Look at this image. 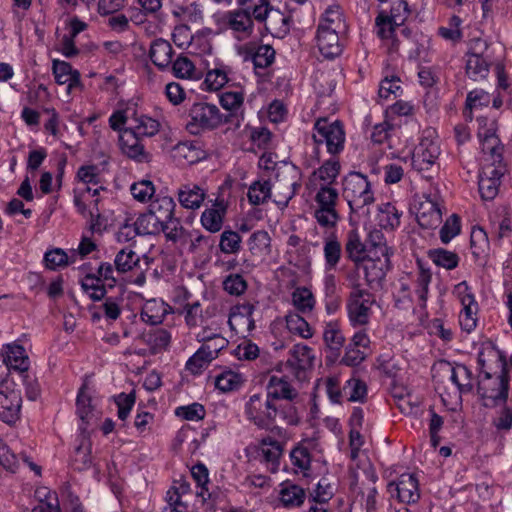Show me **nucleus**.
<instances>
[{
  "label": "nucleus",
  "mask_w": 512,
  "mask_h": 512,
  "mask_svg": "<svg viewBox=\"0 0 512 512\" xmlns=\"http://www.w3.org/2000/svg\"><path fill=\"white\" fill-rule=\"evenodd\" d=\"M477 363L480 368L477 390L483 405L492 408L505 403L509 392L505 356L489 344L478 352Z\"/></svg>",
  "instance_id": "1"
},
{
  "label": "nucleus",
  "mask_w": 512,
  "mask_h": 512,
  "mask_svg": "<svg viewBox=\"0 0 512 512\" xmlns=\"http://www.w3.org/2000/svg\"><path fill=\"white\" fill-rule=\"evenodd\" d=\"M265 396L275 405L281 407L284 425L297 426L301 417L296 407L299 393L286 376L271 375L265 384Z\"/></svg>",
  "instance_id": "2"
},
{
  "label": "nucleus",
  "mask_w": 512,
  "mask_h": 512,
  "mask_svg": "<svg viewBox=\"0 0 512 512\" xmlns=\"http://www.w3.org/2000/svg\"><path fill=\"white\" fill-rule=\"evenodd\" d=\"M345 30V23L338 8H328L321 18L316 41L320 53L328 59H333L342 53L339 33Z\"/></svg>",
  "instance_id": "3"
},
{
  "label": "nucleus",
  "mask_w": 512,
  "mask_h": 512,
  "mask_svg": "<svg viewBox=\"0 0 512 512\" xmlns=\"http://www.w3.org/2000/svg\"><path fill=\"white\" fill-rule=\"evenodd\" d=\"M4 349L5 366L23 384L26 397L35 401L40 395V387L35 375L29 372L30 360L24 347L13 343L5 345Z\"/></svg>",
  "instance_id": "4"
},
{
  "label": "nucleus",
  "mask_w": 512,
  "mask_h": 512,
  "mask_svg": "<svg viewBox=\"0 0 512 512\" xmlns=\"http://www.w3.org/2000/svg\"><path fill=\"white\" fill-rule=\"evenodd\" d=\"M312 139L314 147L311 157L315 163L321 160L320 146L325 145L327 152L335 156L341 153L345 144V131L339 120L329 121L327 118H318L313 127Z\"/></svg>",
  "instance_id": "5"
},
{
  "label": "nucleus",
  "mask_w": 512,
  "mask_h": 512,
  "mask_svg": "<svg viewBox=\"0 0 512 512\" xmlns=\"http://www.w3.org/2000/svg\"><path fill=\"white\" fill-rule=\"evenodd\" d=\"M342 186V194L350 210L354 213H367L368 210L364 209L375 201L368 177L360 172H350L343 178Z\"/></svg>",
  "instance_id": "6"
},
{
  "label": "nucleus",
  "mask_w": 512,
  "mask_h": 512,
  "mask_svg": "<svg viewBox=\"0 0 512 512\" xmlns=\"http://www.w3.org/2000/svg\"><path fill=\"white\" fill-rule=\"evenodd\" d=\"M275 406L265 395L255 393L248 397L244 404V415L247 421L260 429H267L278 420L284 424V412Z\"/></svg>",
  "instance_id": "7"
},
{
  "label": "nucleus",
  "mask_w": 512,
  "mask_h": 512,
  "mask_svg": "<svg viewBox=\"0 0 512 512\" xmlns=\"http://www.w3.org/2000/svg\"><path fill=\"white\" fill-rule=\"evenodd\" d=\"M351 291L346 300V311L349 323L353 327L369 324L372 307L376 303L375 295L363 288L356 280L350 282Z\"/></svg>",
  "instance_id": "8"
},
{
  "label": "nucleus",
  "mask_w": 512,
  "mask_h": 512,
  "mask_svg": "<svg viewBox=\"0 0 512 512\" xmlns=\"http://www.w3.org/2000/svg\"><path fill=\"white\" fill-rule=\"evenodd\" d=\"M464 58L465 73L469 79L480 81L488 77L494 58L490 44L485 39H471Z\"/></svg>",
  "instance_id": "9"
},
{
  "label": "nucleus",
  "mask_w": 512,
  "mask_h": 512,
  "mask_svg": "<svg viewBox=\"0 0 512 512\" xmlns=\"http://www.w3.org/2000/svg\"><path fill=\"white\" fill-rule=\"evenodd\" d=\"M274 202L283 209L301 188V171L298 167L287 162H281L276 169Z\"/></svg>",
  "instance_id": "10"
},
{
  "label": "nucleus",
  "mask_w": 512,
  "mask_h": 512,
  "mask_svg": "<svg viewBox=\"0 0 512 512\" xmlns=\"http://www.w3.org/2000/svg\"><path fill=\"white\" fill-rule=\"evenodd\" d=\"M190 121L187 129L192 134H200L205 130H213L229 121L230 115H224L216 105L200 102L195 103L189 111Z\"/></svg>",
  "instance_id": "11"
},
{
  "label": "nucleus",
  "mask_w": 512,
  "mask_h": 512,
  "mask_svg": "<svg viewBox=\"0 0 512 512\" xmlns=\"http://www.w3.org/2000/svg\"><path fill=\"white\" fill-rule=\"evenodd\" d=\"M338 199L339 193L336 188L327 184L320 185L315 195L317 207L314 211V217L320 226L325 228L336 226L340 219L336 210Z\"/></svg>",
  "instance_id": "12"
},
{
  "label": "nucleus",
  "mask_w": 512,
  "mask_h": 512,
  "mask_svg": "<svg viewBox=\"0 0 512 512\" xmlns=\"http://www.w3.org/2000/svg\"><path fill=\"white\" fill-rule=\"evenodd\" d=\"M478 176L479 193L483 200H493L499 193L501 180L507 172L503 158L485 159Z\"/></svg>",
  "instance_id": "13"
},
{
  "label": "nucleus",
  "mask_w": 512,
  "mask_h": 512,
  "mask_svg": "<svg viewBox=\"0 0 512 512\" xmlns=\"http://www.w3.org/2000/svg\"><path fill=\"white\" fill-rule=\"evenodd\" d=\"M219 29H230L238 34V38H247L252 35L254 29L250 8H237L213 16Z\"/></svg>",
  "instance_id": "14"
},
{
  "label": "nucleus",
  "mask_w": 512,
  "mask_h": 512,
  "mask_svg": "<svg viewBox=\"0 0 512 512\" xmlns=\"http://www.w3.org/2000/svg\"><path fill=\"white\" fill-rule=\"evenodd\" d=\"M433 134L434 131L426 130L412 153L411 165L420 173L432 170L440 155V147Z\"/></svg>",
  "instance_id": "15"
},
{
  "label": "nucleus",
  "mask_w": 512,
  "mask_h": 512,
  "mask_svg": "<svg viewBox=\"0 0 512 512\" xmlns=\"http://www.w3.org/2000/svg\"><path fill=\"white\" fill-rule=\"evenodd\" d=\"M251 17L258 22L268 20L266 29L277 35H285L289 32V19L279 10L274 9L269 0H259L253 7H249Z\"/></svg>",
  "instance_id": "16"
},
{
  "label": "nucleus",
  "mask_w": 512,
  "mask_h": 512,
  "mask_svg": "<svg viewBox=\"0 0 512 512\" xmlns=\"http://www.w3.org/2000/svg\"><path fill=\"white\" fill-rule=\"evenodd\" d=\"M319 450V443L315 438H306L298 442L290 451L291 464L296 472L308 476L315 453Z\"/></svg>",
  "instance_id": "17"
},
{
  "label": "nucleus",
  "mask_w": 512,
  "mask_h": 512,
  "mask_svg": "<svg viewBox=\"0 0 512 512\" xmlns=\"http://www.w3.org/2000/svg\"><path fill=\"white\" fill-rule=\"evenodd\" d=\"M314 354L312 348L305 344H295L289 351V357L285 361V367L298 380L305 378L307 370L313 367Z\"/></svg>",
  "instance_id": "18"
},
{
  "label": "nucleus",
  "mask_w": 512,
  "mask_h": 512,
  "mask_svg": "<svg viewBox=\"0 0 512 512\" xmlns=\"http://www.w3.org/2000/svg\"><path fill=\"white\" fill-rule=\"evenodd\" d=\"M387 491L405 504L416 503L420 498L418 480L413 474H402L397 481L389 482Z\"/></svg>",
  "instance_id": "19"
},
{
  "label": "nucleus",
  "mask_w": 512,
  "mask_h": 512,
  "mask_svg": "<svg viewBox=\"0 0 512 512\" xmlns=\"http://www.w3.org/2000/svg\"><path fill=\"white\" fill-rule=\"evenodd\" d=\"M478 138L481 141L482 151L488 155L487 159L503 158V145H501L499 138L496 135V125L494 121L487 118L477 119Z\"/></svg>",
  "instance_id": "20"
},
{
  "label": "nucleus",
  "mask_w": 512,
  "mask_h": 512,
  "mask_svg": "<svg viewBox=\"0 0 512 512\" xmlns=\"http://www.w3.org/2000/svg\"><path fill=\"white\" fill-rule=\"evenodd\" d=\"M22 397L20 391L0 389V420L8 425L20 419Z\"/></svg>",
  "instance_id": "21"
},
{
  "label": "nucleus",
  "mask_w": 512,
  "mask_h": 512,
  "mask_svg": "<svg viewBox=\"0 0 512 512\" xmlns=\"http://www.w3.org/2000/svg\"><path fill=\"white\" fill-rule=\"evenodd\" d=\"M140 138L131 129L126 128L119 135V146L124 155L141 163L148 160V154Z\"/></svg>",
  "instance_id": "22"
},
{
  "label": "nucleus",
  "mask_w": 512,
  "mask_h": 512,
  "mask_svg": "<svg viewBox=\"0 0 512 512\" xmlns=\"http://www.w3.org/2000/svg\"><path fill=\"white\" fill-rule=\"evenodd\" d=\"M419 225L426 229L437 227L442 219V213L437 201L427 197L421 201L416 213Z\"/></svg>",
  "instance_id": "23"
},
{
  "label": "nucleus",
  "mask_w": 512,
  "mask_h": 512,
  "mask_svg": "<svg viewBox=\"0 0 512 512\" xmlns=\"http://www.w3.org/2000/svg\"><path fill=\"white\" fill-rule=\"evenodd\" d=\"M278 497L282 507L295 509L304 504L306 491L304 488L291 481H285L280 484Z\"/></svg>",
  "instance_id": "24"
},
{
  "label": "nucleus",
  "mask_w": 512,
  "mask_h": 512,
  "mask_svg": "<svg viewBox=\"0 0 512 512\" xmlns=\"http://www.w3.org/2000/svg\"><path fill=\"white\" fill-rule=\"evenodd\" d=\"M173 54L174 49L167 40L158 38L152 41L149 50V57L152 63L159 70L164 71L170 68Z\"/></svg>",
  "instance_id": "25"
},
{
  "label": "nucleus",
  "mask_w": 512,
  "mask_h": 512,
  "mask_svg": "<svg viewBox=\"0 0 512 512\" xmlns=\"http://www.w3.org/2000/svg\"><path fill=\"white\" fill-rule=\"evenodd\" d=\"M206 198V192L197 184H183L178 188L177 199L185 209H199Z\"/></svg>",
  "instance_id": "26"
},
{
  "label": "nucleus",
  "mask_w": 512,
  "mask_h": 512,
  "mask_svg": "<svg viewBox=\"0 0 512 512\" xmlns=\"http://www.w3.org/2000/svg\"><path fill=\"white\" fill-rule=\"evenodd\" d=\"M226 207L223 201L216 200L210 208H206L200 217L203 228L211 233L219 232L223 226Z\"/></svg>",
  "instance_id": "27"
},
{
  "label": "nucleus",
  "mask_w": 512,
  "mask_h": 512,
  "mask_svg": "<svg viewBox=\"0 0 512 512\" xmlns=\"http://www.w3.org/2000/svg\"><path fill=\"white\" fill-rule=\"evenodd\" d=\"M470 246L472 255L476 261L484 265L490 251V242L485 230L481 227H474L471 232Z\"/></svg>",
  "instance_id": "28"
},
{
  "label": "nucleus",
  "mask_w": 512,
  "mask_h": 512,
  "mask_svg": "<svg viewBox=\"0 0 512 512\" xmlns=\"http://www.w3.org/2000/svg\"><path fill=\"white\" fill-rule=\"evenodd\" d=\"M176 203L170 196H157L149 205L150 211L162 224H167L175 217Z\"/></svg>",
  "instance_id": "29"
},
{
  "label": "nucleus",
  "mask_w": 512,
  "mask_h": 512,
  "mask_svg": "<svg viewBox=\"0 0 512 512\" xmlns=\"http://www.w3.org/2000/svg\"><path fill=\"white\" fill-rule=\"evenodd\" d=\"M170 306L163 301L151 299L146 301L141 311V319L151 325L160 324L168 314Z\"/></svg>",
  "instance_id": "30"
},
{
  "label": "nucleus",
  "mask_w": 512,
  "mask_h": 512,
  "mask_svg": "<svg viewBox=\"0 0 512 512\" xmlns=\"http://www.w3.org/2000/svg\"><path fill=\"white\" fill-rule=\"evenodd\" d=\"M463 309L459 315V323L461 328L466 332L474 330L477 324L476 313L478 309L474 295H466L461 297Z\"/></svg>",
  "instance_id": "31"
},
{
  "label": "nucleus",
  "mask_w": 512,
  "mask_h": 512,
  "mask_svg": "<svg viewBox=\"0 0 512 512\" xmlns=\"http://www.w3.org/2000/svg\"><path fill=\"white\" fill-rule=\"evenodd\" d=\"M232 70L224 64L216 65L206 73L203 84L209 91H217L231 80Z\"/></svg>",
  "instance_id": "32"
},
{
  "label": "nucleus",
  "mask_w": 512,
  "mask_h": 512,
  "mask_svg": "<svg viewBox=\"0 0 512 512\" xmlns=\"http://www.w3.org/2000/svg\"><path fill=\"white\" fill-rule=\"evenodd\" d=\"M323 253L325 269L327 271L336 269L342 257V246L334 234L324 239Z\"/></svg>",
  "instance_id": "33"
},
{
  "label": "nucleus",
  "mask_w": 512,
  "mask_h": 512,
  "mask_svg": "<svg viewBox=\"0 0 512 512\" xmlns=\"http://www.w3.org/2000/svg\"><path fill=\"white\" fill-rule=\"evenodd\" d=\"M92 444L91 441L82 437L80 444L75 448L72 456V465L75 470L84 471L92 466Z\"/></svg>",
  "instance_id": "34"
},
{
  "label": "nucleus",
  "mask_w": 512,
  "mask_h": 512,
  "mask_svg": "<svg viewBox=\"0 0 512 512\" xmlns=\"http://www.w3.org/2000/svg\"><path fill=\"white\" fill-rule=\"evenodd\" d=\"M402 211L390 203H382L378 206V221L379 225L384 229L393 230L400 225V218Z\"/></svg>",
  "instance_id": "35"
},
{
  "label": "nucleus",
  "mask_w": 512,
  "mask_h": 512,
  "mask_svg": "<svg viewBox=\"0 0 512 512\" xmlns=\"http://www.w3.org/2000/svg\"><path fill=\"white\" fill-rule=\"evenodd\" d=\"M282 444L271 437L264 438L260 444V454L263 460L272 465V470H276L279 465V459L282 455Z\"/></svg>",
  "instance_id": "36"
},
{
  "label": "nucleus",
  "mask_w": 512,
  "mask_h": 512,
  "mask_svg": "<svg viewBox=\"0 0 512 512\" xmlns=\"http://www.w3.org/2000/svg\"><path fill=\"white\" fill-rule=\"evenodd\" d=\"M365 245L356 229L348 231L345 242V253L355 263L362 261L365 257Z\"/></svg>",
  "instance_id": "37"
},
{
  "label": "nucleus",
  "mask_w": 512,
  "mask_h": 512,
  "mask_svg": "<svg viewBox=\"0 0 512 512\" xmlns=\"http://www.w3.org/2000/svg\"><path fill=\"white\" fill-rule=\"evenodd\" d=\"M140 256L131 248L125 247L117 252L114 265L117 273H127L139 266Z\"/></svg>",
  "instance_id": "38"
},
{
  "label": "nucleus",
  "mask_w": 512,
  "mask_h": 512,
  "mask_svg": "<svg viewBox=\"0 0 512 512\" xmlns=\"http://www.w3.org/2000/svg\"><path fill=\"white\" fill-rule=\"evenodd\" d=\"M83 291L93 300L100 301L106 295V285L94 273L86 274L80 281Z\"/></svg>",
  "instance_id": "39"
},
{
  "label": "nucleus",
  "mask_w": 512,
  "mask_h": 512,
  "mask_svg": "<svg viewBox=\"0 0 512 512\" xmlns=\"http://www.w3.org/2000/svg\"><path fill=\"white\" fill-rule=\"evenodd\" d=\"M173 75L180 79H198L199 75L194 63L187 57L180 55L170 65Z\"/></svg>",
  "instance_id": "40"
},
{
  "label": "nucleus",
  "mask_w": 512,
  "mask_h": 512,
  "mask_svg": "<svg viewBox=\"0 0 512 512\" xmlns=\"http://www.w3.org/2000/svg\"><path fill=\"white\" fill-rule=\"evenodd\" d=\"M136 230L140 235H157L162 232L164 224L160 222L150 211L140 214L135 220Z\"/></svg>",
  "instance_id": "41"
},
{
  "label": "nucleus",
  "mask_w": 512,
  "mask_h": 512,
  "mask_svg": "<svg viewBox=\"0 0 512 512\" xmlns=\"http://www.w3.org/2000/svg\"><path fill=\"white\" fill-rule=\"evenodd\" d=\"M134 122L135 124L129 129L140 137H153L159 132L161 127L158 120L146 115L135 117Z\"/></svg>",
  "instance_id": "42"
},
{
  "label": "nucleus",
  "mask_w": 512,
  "mask_h": 512,
  "mask_svg": "<svg viewBox=\"0 0 512 512\" xmlns=\"http://www.w3.org/2000/svg\"><path fill=\"white\" fill-rule=\"evenodd\" d=\"M189 231V229L184 228L179 218H174L165 224L162 230L168 241L177 244L181 248L185 241H187Z\"/></svg>",
  "instance_id": "43"
},
{
  "label": "nucleus",
  "mask_w": 512,
  "mask_h": 512,
  "mask_svg": "<svg viewBox=\"0 0 512 512\" xmlns=\"http://www.w3.org/2000/svg\"><path fill=\"white\" fill-rule=\"evenodd\" d=\"M341 165L335 157L325 160L323 164L314 172V175L321 180L322 184L332 186L340 173Z\"/></svg>",
  "instance_id": "44"
},
{
  "label": "nucleus",
  "mask_w": 512,
  "mask_h": 512,
  "mask_svg": "<svg viewBox=\"0 0 512 512\" xmlns=\"http://www.w3.org/2000/svg\"><path fill=\"white\" fill-rule=\"evenodd\" d=\"M343 394L347 401L363 403L367 396V386L358 378H351L343 386Z\"/></svg>",
  "instance_id": "45"
},
{
  "label": "nucleus",
  "mask_w": 512,
  "mask_h": 512,
  "mask_svg": "<svg viewBox=\"0 0 512 512\" xmlns=\"http://www.w3.org/2000/svg\"><path fill=\"white\" fill-rule=\"evenodd\" d=\"M244 382L240 373L227 370L219 374L215 379V386L222 392H230L239 389Z\"/></svg>",
  "instance_id": "46"
},
{
  "label": "nucleus",
  "mask_w": 512,
  "mask_h": 512,
  "mask_svg": "<svg viewBox=\"0 0 512 512\" xmlns=\"http://www.w3.org/2000/svg\"><path fill=\"white\" fill-rule=\"evenodd\" d=\"M272 185L270 181H255L248 190V200L253 205H260L271 197Z\"/></svg>",
  "instance_id": "47"
},
{
  "label": "nucleus",
  "mask_w": 512,
  "mask_h": 512,
  "mask_svg": "<svg viewBox=\"0 0 512 512\" xmlns=\"http://www.w3.org/2000/svg\"><path fill=\"white\" fill-rule=\"evenodd\" d=\"M429 258L435 265L447 270H452L459 264V256L456 253L441 248L430 250Z\"/></svg>",
  "instance_id": "48"
},
{
  "label": "nucleus",
  "mask_w": 512,
  "mask_h": 512,
  "mask_svg": "<svg viewBox=\"0 0 512 512\" xmlns=\"http://www.w3.org/2000/svg\"><path fill=\"white\" fill-rule=\"evenodd\" d=\"M191 475L196 482L199 490L196 492L197 497H201L203 501H206L210 497L206 485L209 483V471L207 467L199 462L192 466Z\"/></svg>",
  "instance_id": "49"
},
{
  "label": "nucleus",
  "mask_w": 512,
  "mask_h": 512,
  "mask_svg": "<svg viewBox=\"0 0 512 512\" xmlns=\"http://www.w3.org/2000/svg\"><path fill=\"white\" fill-rule=\"evenodd\" d=\"M286 327L291 333L299 335L304 339H309L313 336L312 329L308 322L296 313H291L286 316Z\"/></svg>",
  "instance_id": "50"
},
{
  "label": "nucleus",
  "mask_w": 512,
  "mask_h": 512,
  "mask_svg": "<svg viewBox=\"0 0 512 512\" xmlns=\"http://www.w3.org/2000/svg\"><path fill=\"white\" fill-rule=\"evenodd\" d=\"M294 306L302 313L310 312L314 308L315 298L306 287H297L292 293Z\"/></svg>",
  "instance_id": "51"
},
{
  "label": "nucleus",
  "mask_w": 512,
  "mask_h": 512,
  "mask_svg": "<svg viewBox=\"0 0 512 512\" xmlns=\"http://www.w3.org/2000/svg\"><path fill=\"white\" fill-rule=\"evenodd\" d=\"M214 359V356L201 346L186 362V369L193 374H198Z\"/></svg>",
  "instance_id": "52"
},
{
  "label": "nucleus",
  "mask_w": 512,
  "mask_h": 512,
  "mask_svg": "<svg viewBox=\"0 0 512 512\" xmlns=\"http://www.w3.org/2000/svg\"><path fill=\"white\" fill-rule=\"evenodd\" d=\"M323 339L325 344L335 351H339L345 342V337L342 334L336 322H329L325 325L323 332Z\"/></svg>",
  "instance_id": "53"
},
{
  "label": "nucleus",
  "mask_w": 512,
  "mask_h": 512,
  "mask_svg": "<svg viewBox=\"0 0 512 512\" xmlns=\"http://www.w3.org/2000/svg\"><path fill=\"white\" fill-rule=\"evenodd\" d=\"M270 236L265 230H258L251 234L248 248L254 255L267 254L270 249Z\"/></svg>",
  "instance_id": "54"
},
{
  "label": "nucleus",
  "mask_w": 512,
  "mask_h": 512,
  "mask_svg": "<svg viewBox=\"0 0 512 512\" xmlns=\"http://www.w3.org/2000/svg\"><path fill=\"white\" fill-rule=\"evenodd\" d=\"M431 279V272L420 266L415 279V293L419 299L421 307L426 305Z\"/></svg>",
  "instance_id": "55"
},
{
  "label": "nucleus",
  "mask_w": 512,
  "mask_h": 512,
  "mask_svg": "<svg viewBox=\"0 0 512 512\" xmlns=\"http://www.w3.org/2000/svg\"><path fill=\"white\" fill-rule=\"evenodd\" d=\"M242 238L238 232L224 230L220 235L219 247L225 254H236L241 249Z\"/></svg>",
  "instance_id": "56"
},
{
  "label": "nucleus",
  "mask_w": 512,
  "mask_h": 512,
  "mask_svg": "<svg viewBox=\"0 0 512 512\" xmlns=\"http://www.w3.org/2000/svg\"><path fill=\"white\" fill-rule=\"evenodd\" d=\"M275 59V50L270 45H260L252 53V61L255 68H267Z\"/></svg>",
  "instance_id": "57"
},
{
  "label": "nucleus",
  "mask_w": 512,
  "mask_h": 512,
  "mask_svg": "<svg viewBox=\"0 0 512 512\" xmlns=\"http://www.w3.org/2000/svg\"><path fill=\"white\" fill-rule=\"evenodd\" d=\"M461 231V221L457 214H452L440 229V239L443 243H449Z\"/></svg>",
  "instance_id": "58"
},
{
  "label": "nucleus",
  "mask_w": 512,
  "mask_h": 512,
  "mask_svg": "<svg viewBox=\"0 0 512 512\" xmlns=\"http://www.w3.org/2000/svg\"><path fill=\"white\" fill-rule=\"evenodd\" d=\"M130 191L134 199L139 202L149 201L155 193L154 184L150 180H141L133 183Z\"/></svg>",
  "instance_id": "59"
},
{
  "label": "nucleus",
  "mask_w": 512,
  "mask_h": 512,
  "mask_svg": "<svg viewBox=\"0 0 512 512\" xmlns=\"http://www.w3.org/2000/svg\"><path fill=\"white\" fill-rule=\"evenodd\" d=\"M223 289L230 295L239 296L247 289V282L240 274H230L223 280Z\"/></svg>",
  "instance_id": "60"
},
{
  "label": "nucleus",
  "mask_w": 512,
  "mask_h": 512,
  "mask_svg": "<svg viewBox=\"0 0 512 512\" xmlns=\"http://www.w3.org/2000/svg\"><path fill=\"white\" fill-rule=\"evenodd\" d=\"M175 414L188 421H199L205 417V408L200 403L177 407Z\"/></svg>",
  "instance_id": "61"
},
{
  "label": "nucleus",
  "mask_w": 512,
  "mask_h": 512,
  "mask_svg": "<svg viewBox=\"0 0 512 512\" xmlns=\"http://www.w3.org/2000/svg\"><path fill=\"white\" fill-rule=\"evenodd\" d=\"M490 95L483 89H474L467 94L465 107L472 112L483 106H488L490 103Z\"/></svg>",
  "instance_id": "62"
},
{
  "label": "nucleus",
  "mask_w": 512,
  "mask_h": 512,
  "mask_svg": "<svg viewBox=\"0 0 512 512\" xmlns=\"http://www.w3.org/2000/svg\"><path fill=\"white\" fill-rule=\"evenodd\" d=\"M76 407L77 414L82 421L86 420L92 412L91 396L87 393V386L85 384L78 391Z\"/></svg>",
  "instance_id": "63"
},
{
  "label": "nucleus",
  "mask_w": 512,
  "mask_h": 512,
  "mask_svg": "<svg viewBox=\"0 0 512 512\" xmlns=\"http://www.w3.org/2000/svg\"><path fill=\"white\" fill-rule=\"evenodd\" d=\"M333 495L334 492L330 483L326 479H321L311 493L310 500L319 505H325Z\"/></svg>",
  "instance_id": "64"
}]
</instances>
